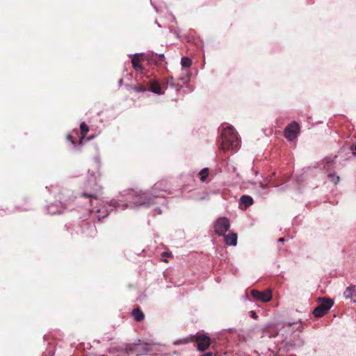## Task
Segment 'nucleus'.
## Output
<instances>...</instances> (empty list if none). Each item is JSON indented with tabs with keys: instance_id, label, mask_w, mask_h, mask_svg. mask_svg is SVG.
<instances>
[{
	"instance_id": "nucleus-1",
	"label": "nucleus",
	"mask_w": 356,
	"mask_h": 356,
	"mask_svg": "<svg viewBox=\"0 0 356 356\" xmlns=\"http://www.w3.org/2000/svg\"><path fill=\"white\" fill-rule=\"evenodd\" d=\"M220 140V147L223 151L235 150L239 147L238 133L232 126L223 129Z\"/></svg>"
},
{
	"instance_id": "nucleus-2",
	"label": "nucleus",
	"mask_w": 356,
	"mask_h": 356,
	"mask_svg": "<svg viewBox=\"0 0 356 356\" xmlns=\"http://www.w3.org/2000/svg\"><path fill=\"white\" fill-rule=\"evenodd\" d=\"M153 343H141L139 339L138 342L127 344L125 347V352L127 354H135L136 356L146 355L152 350Z\"/></svg>"
},
{
	"instance_id": "nucleus-3",
	"label": "nucleus",
	"mask_w": 356,
	"mask_h": 356,
	"mask_svg": "<svg viewBox=\"0 0 356 356\" xmlns=\"http://www.w3.org/2000/svg\"><path fill=\"white\" fill-rule=\"evenodd\" d=\"M129 195L133 197L131 202L134 204L133 207H149L150 205L154 203V198L145 193H140L131 190L129 191Z\"/></svg>"
},
{
	"instance_id": "nucleus-4",
	"label": "nucleus",
	"mask_w": 356,
	"mask_h": 356,
	"mask_svg": "<svg viewBox=\"0 0 356 356\" xmlns=\"http://www.w3.org/2000/svg\"><path fill=\"white\" fill-rule=\"evenodd\" d=\"M320 303L313 311L315 317L320 318L325 315L334 305V301L331 298H318Z\"/></svg>"
},
{
	"instance_id": "nucleus-5",
	"label": "nucleus",
	"mask_w": 356,
	"mask_h": 356,
	"mask_svg": "<svg viewBox=\"0 0 356 356\" xmlns=\"http://www.w3.org/2000/svg\"><path fill=\"white\" fill-rule=\"evenodd\" d=\"M300 132V126L298 122H293L289 124L284 130V137L289 140H293Z\"/></svg>"
},
{
	"instance_id": "nucleus-6",
	"label": "nucleus",
	"mask_w": 356,
	"mask_h": 356,
	"mask_svg": "<svg viewBox=\"0 0 356 356\" xmlns=\"http://www.w3.org/2000/svg\"><path fill=\"white\" fill-rule=\"evenodd\" d=\"M229 227V221L227 218H219L214 225L215 232L219 236H224Z\"/></svg>"
},
{
	"instance_id": "nucleus-7",
	"label": "nucleus",
	"mask_w": 356,
	"mask_h": 356,
	"mask_svg": "<svg viewBox=\"0 0 356 356\" xmlns=\"http://www.w3.org/2000/svg\"><path fill=\"white\" fill-rule=\"evenodd\" d=\"M251 296L253 298L262 302H268L272 299V292L270 290L260 291L256 289L251 291Z\"/></svg>"
},
{
	"instance_id": "nucleus-8",
	"label": "nucleus",
	"mask_w": 356,
	"mask_h": 356,
	"mask_svg": "<svg viewBox=\"0 0 356 356\" xmlns=\"http://www.w3.org/2000/svg\"><path fill=\"white\" fill-rule=\"evenodd\" d=\"M196 342L197 343V349L204 351L211 344V339L204 334H200L196 337Z\"/></svg>"
},
{
	"instance_id": "nucleus-9",
	"label": "nucleus",
	"mask_w": 356,
	"mask_h": 356,
	"mask_svg": "<svg viewBox=\"0 0 356 356\" xmlns=\"http://www.w3.org/2000/svg\"><path fill=\"white\" fill-rule=\"evenodd\" d=\"M253 204V199L249 195H242L240 198L239 205L243 210L247 209L248 207Z\"/></svg>"
},
{
	"instance_id": "nucleus-10",
	"label": "nucleus",
	"mask_w": 356,
	"mask_h": 356,
	"mask_svg": "<svg viewBox=\"0 0 356 356\" xmlns=\"http://www.w3.org/2000/svg\"><path fill=\"white\" fill-rule=\"evenodd\" d=\"M346 299H350L353 302H356V287L355 286H350L346 288L343 293Z\"/></svg>"
},
{
	"instance_id": "nucleus-11",
	"label": "nucleus",
	"mask_w": 356,
	"mask_h": 356,
	"mask_svg": "<svg viewBox=\"0 0 356 356\" xmlns=\"http://www.w3.org/2000/svg\"><path fill=\"white\" fill-rule=\"evenodd\" d=\"M150 86V90L156 94H163V91L162 90L161 86L160 84L156 81L151 80L149 82Z\"/></svg>"
},
{
	"instance_id": "nucleus-12",
	"label": "nucleus",
	"mask_w": 356,
	"mask_h": 356,
	"mask_svg": "<svg viewBox=\"0 0 356 356\" xmlns=\"http://www.w3.org/2000/svg\"><path fill=\"white\" fill-rule=\"evenodd\" d=\"M225 242L227 245H236L237 243V234L235 233H230L225 236Z\"/></svg>"
},
{
	"instance_id": "nucleus-13",
	"label": "nucleus",
	"mask_w": 356,
	"mask_h": 356,
	"mask_svg": "<svg viewBox=\"0 0 356 356\" xmlns=\"http://www.w3.org/2000/svg\"><path fill=\"white\" fill-rule=\"evenodd\" d=\"M140 60L138 54H135L132 58L131 63L132 67L136 71H142L144 67L140 64Z\"/></svg>"
},
{
	"instance_id": "nucleus-14",
	"label": "nucleus",
	"mask_w": 356,
	"mask_h": 356,
	"mask_svg": "<svg viewBox=\"0 0 356 356\" xmlns=\"http://www.w3.org/2000/svg\"><path fill=\"white\" fill-rule=\"evenodd\" d=\"M132 316H134V319L138 322H140L145 318V314L138 307L133 309Z\"/></svg>"
},
{
	"instance_id": "nucleus-15",
	"label": "nucleus",
	"mask_w": 356,
	"mask_h": 356,
	"mask_svg": "<svg viewBox=\"0 0 356 356\" xmlns=\"http://www.w3.org/2000/svg\"><path fill=\"white\" fill-rule=\"evenodd\" d=\"M80 131L81 134V138L80 139V143H81L82 140L86 137L87 133L89 131V127L86 124V122H83L80 125Z\"/></svg>"
},
{
	"instance_id": "nucleus-16",
	"label": "nucleus",
	"mask_w": 356,
	"mask_h": 356,
	"mask_svg": "<svg viewBox=\"0 0 356 356\" xmlns=\"http://www.w3.org/2000/svg\"><path fill=\"white\" fill-rule=\"evenodd\" d=\"M199 175L200 176V180L202 181H204L209 175V168H205L202 169L200 172Z\"/></svg>"
},
{
	"instance_id": "nucleus-17",
	"label": "nucleus",
	"mask_w": 356,
	"mask_h": 356,
	"mask_svg": "<svg viewBox=\"0 0 356 356\" xmlns=\"http://www.w3.org/2000/svg\"><path fill=\"white\" fill-rule=\"evenodd\" d=\"M181 64L184 67H189L192 64V60L188 57H183L181 60Z\"/></svg>"
},
{
	"instance_id": "nucleus-18",
	"label": "nucleus",
	"mask_w": 356,
	"mask_h": 356,
	"mask_svg": "<svg viewBox=\"0 0 356 356\" xmlns=\"http://www.w3.org/2000/svg\"><path fill=\"white\" fill-rule=\"evenodd\" d=\"M328 178L330 181L334 183V185H337L340 181V177L337 176L335 174H329Z\"/></svg>"
},
{
	"instance_id": "nucleus-19",
	"label": "nucleus",
	"mask_w": 356,
	"mask_h": 356,
	"mask_svg": "<svg viewBox=\"0 0 356 356\" xmlns=\"http://www.w3.org/2000/svg\"><path fill=\"white\" fill-rule=\"evenodd\" d=\"M132 89L137 92H145L146 90V88L143 86H134L132 87Z\"/></svg>"
},
{
	"instance_id": "nucleus-20",
	"label": "nucleus",
	"mask_w": 356,
	"mask_h": 356,
	"mask_svg": "<svg viewBox=\"0 0 356 356\" xmlns=\"http://www.w3.org/2000/svg\"><path fill=\"white\" fill-rule=\"evenodd\" d=\"M81 196L82 197H90L91 199L97 200V195H94V194H89V193H82Z\"/></svg>"
},
{
	"instance_id": "nucleus-21",
	"label": "nucleus",
	"mask_w": 356,
	"mask_h": 356,
	"mask_svg": "<svg viewBox=\"0 0 356 356\" xmlns=\"http://www.w3.org/2000/svg\"><path fill=\"white\" fill-rule=\"evenodd\" d=\"M170 253L169 252H163L162 254H161V257H162V260L164 261V262H168V260L166 259V257H168L170 256Z\"/></svg>"
},
{
	"instance_id": "nucleus-22",
	"label": "nucleus",
	"mask_w": 356,
	"mask_h": 356,
	"mask_svg": "<svg viewBox=\"0 0 356 356\" xmlns=\"http://www.w3.org/2000/svg\"><path fill=\"white\" fill-rule=\"evenodd\" d=\"M251 313V317L256 319L257 318V316L256 314V313L254 312V311H251L250 312Z\"/></svg>"
},
{
	"instance_id": "nucleus-23",
	"label": "nucleus",
	"mask_w": 356,
	"mask_h": 356,
	"mask_svg": "<svg viewBox=\"0 0 356 356\" xmlns=\"http://www.w3.org/2000/svg\"><path fill=\"white\" fill-rule=\"evenodd\" d=\"M351 149L353 150V154H354L355 155H356V144H354V145L351 147Z\"/></svg>"
},
{
	"instance_id": "nucleus-24",
	"label": "nucleus",
	"mask_w": 356,
	"mask_h": 356,
	"mask_svg": "<svg viewBox=\"0 0 356 356\" xmlns=\"http://www.w3.org/2000/svg\"><path fill=\"white\" fill-rule=\"evenodd\" d=\"M49 213L51 214V215H54V214H56V213L60 214V213H61V212L58 211H49Z\"/></svg>"
},
{
	"instance_id": "nucleus-25",
	"label": "nucleus",
	"mask_w": 356,
	"mask_h": 356,
	"mask_svg": "<svg viewBox=\"0 0 356 356\" xmlns=\"http://www.w3.org/2000/svg\"><path fill=\"white\" fill-rule=\"evenodd\" d=\"M67 139L68 140H70V141L72 142V144H74V141L72 140V137L71 136L68 135V136H67Z\"/></svg>"
},
{
	"instance_id": "nucleus-26",
	"label": "nucleus",
	"mask_w": 356,
	"mask_h": 356,
	"mask_svg": "<svg viewBox=\"0 0 356 356\" xmlns=\"http://www.w3.org/2000/svg\"><path fill=\"white\" fill-rule=\"evenodd\" d=\"M159 60H160V61L163 60H164V58H165L164 54H159Z\"/></svg>"
},
{
	"instance_id": "nucleus-27",
	"label": "nucleus",
	"mask_w": 356,
	"mask_h": 356,
	"mask_svg": "<svg viewBox=\"0 0 356 356\" xmlns=\"http://www.w3.org/2000/svg\"><path fill=\"white\" fill-rule=\"evenodd\" d=\"M213 353L211 352H209V353L202 355V356H213Z\"/></svg>"
},
{
	"instance_id": "nucleus-28",
	"label": "nucleus",
	"mask_w": 356,
	"mask_h": 356,
	"mask_svg": "<svg viewBox=\"0 0 356 356\" xmlns=\"http://www.w3.org/2000/svg\"><path fill=\"white\" fill-rule=\"evenodd\" d=\"M173 81V77L172 76L169 78V79L167 81V83H170V81Z\"/></svg>"
},
{
	"instance_id": "nucleus-29",
	"label": "nucleus",
	"mask_w": 356,
	"mask_h": 356,
	"mask_svg": "<svg viewBox=\"0 0 356 356\" xmlns=\"http://www.w3.org/2000/svg\"><path fill=\"white\" fill-rule=\"evenodd\" d=\"M278 241H279V242H284V238H280L278 239Z\"/></svg>"
},
{
	"instance_id": "nucleus-30",
	"label": "nucleus",
	"mask_w": 356,
	"mask_h": 356,
	"mask_svg": "<svg viewBox=\"0 0 356 356\" xmlns=\"http://www.w3.org/2000/svg\"><path fill=\"white\" fill-rule=\"evenodd\" d=\"M90 204H91V206H92V200H90Z\"/></svg>"
}]
</instances>
